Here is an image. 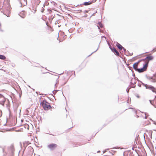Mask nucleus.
<instances>
[{
	"instance_id": "f257e3e1",
	"label": "nucleus",
	"mask_w": 156,
	"mask_h": 156,
	"mask_svg": "<svg viewBox=\"0 0 156 156\" xmlns=\"http://www.w3.org/2000/svg\"><path fill=\"white\" fill-rule=\"evenodd\" d=\"M40 104L45 110H47L51 108V107L49 105V103L47 102L45 99L43 100L41 102Z\"/></svg>"
},
{
	"instance_id": "f03ea898",
	"label": "nucleus",
	"mask_w": 156,
	"mask_h": 156,
	"mask_svg": "<svg viewBox=\"0 0 156 156\" xmlns=\"http://www.w3.org/2000/svg\"><path fill=\"white\" fill-rule=\"evenodd\" d=\"M139 81L142 83L143 86L145 87L146 89L151 90L153 92H154L156 94V88H155L154 87L150 85L145 84L143 83L141 81Z\"/></svg>"
},
{
	"instance_id": "7ed1b4c3",
	"label": "nucleus",
	"mask_w": 156,
	"mask_h": 156,
	"mask_svg": "<svg viewBox=\"0 0 156 156\" xmlns=\"http://www.w3.org/2000/svg\"><path fill=\"white\" fill-rule=\"evenodd\" d=\"M57 145L55 144L52 143L48 145V148L51 151L54 150L57 147Z\"/></svg>"
},
{
	"instance_id": "20e7f679",
	"label": "nucleus",
	"mask_w": 156,
	"mask_h": 156,
	"mask_svg": "<svg viewBox=\"0 0 156 156\" xmlns=\"http://www.w3.org/2000/svg\"><path fill=\"white\" fill-rule=\"evenodd\" d=\"M154 58V57L152 56H148L145 58L143 59V60H147V62H149L150 61L152 60Z\"/></svg>"
},
{
	"instance_id": "39448f33",
	"label": "nucleus",
	"mask_w": 156,
	"mask_h": 156,
	"mask_svg": "<svg viewBox=\"0 0 156 156\" xmlns=\"http://www.w3.org/2000/svg\"><path fill=\"white\" fill-rule=\"evenodd\" d=\"M19 15L23 18H24L26 16L25 13L24 11H22L19 14Z\"/></svg>"
},
{
	"instance_id": "423d86ee",
	"label": "nucleus",
	"mask_w": 156,
	"mask_h": 156,
	"mask_svg": "<svg viewBox=\"0 0 156 156\" xmlns=\"http://www.w3.org/2000/svg\"><path fill=\"white\" fill-rule=\"evenodd\" d=\"M153 78L151 79L152 80L151 82L153 83L156 82V73L153 75Z\"/></svg>"
},
{
	"instance_id": "0eeeda50",
	"label": "nucleus",
	"mask_w": 156,
	"mask_h": 156,
	"mask_svg": "<svg viewBox=\"0 0 156 156\" xmlns=\"http://www.w3.org/2000/svg\"><path fill=\"white\" fill-rule=\"evenodd\" d=\"M148 62L146 61L145 62V64L143 65V68L144 69V70H145V71L147 69V68L148 67Z\"/></svg>"
},
{
	"instance_id": "6e6552de",
	"label": "nucleus",
	"mask_w": 156,
	"mask_h": 156,
	"mask_svg": "<svg viewBox=\"0 0 156 156\" xmlns=\"http://www.w3.org/2000/svg\"><path fill=\"white\" fill-rule=\"evenodd\" d=\"M93 1H89L88 2H84L82 4V5L86 6L88 5L91 4L92 3H93Z\"/></svg>"
},
{
	"instance_id": "1a4fd4ad",
	"label": "nucleus",
	"mask_w": 156,
	"mask_h": 156,
	"mask_svg": "<svg viewBox=\"0 0 156 156\" xmlns=\"http://www.w3.org/2000/svg\"><path fill=\"white\" fill-rule=\"evenodd\" d=\"M9 150L13 154L14 151V149L13 146L12 145H11L9 148Z\"/></svg>"
},
{
	"instance_id": "9d476101",
	"label": "nucleus",
	"mask_w": 156,
	"mask_h": 156,
	"mask_svg": "<svg viewBox=\"0 0 156 156\" xmlns=\"http://www.w3.org/2000/svg\"><path fill=\"white\" fill-rule=\"evenodd\" d=\"M116 46L120 50H122L123 48V47L118 42H117L116 44Z\"/></svg>"
},
{
	"instance_id": "9b49d317",
	"label": "nucleus",
	"mask_w": 156,
	"mask_h": 156,
	"mask_svg": "<svg viewBox=\"0 0 156 156\" xmlns=\"http://www.w3.org/2000/svg\"><path fill=\"white\" fill-rule=\"evenodd\" d=\"M138 65V64H136L135 63L133 65V67L134 70L136 71L138 69L137 68Z\"/></svg>"
},
{
	"instance_id": "f8f14e48",
	"label": "nucleus",
	"mask_w": 156,
	"mask_h": 156,
	"mask_svg": "<svg viewBox=\"0 0 156 156\" xmlns=\"http://www.w3.org/2000/svg\"><path fill=\"white\" fill-rule=\"evenodd\" d=\"M145 71V70L142 67L141 68L138 69L136 71H138L139 73H141Z\"/></svg>"
},
{
	"instance_id": "ddd939ff",
	"label": "nucleus",
	"mask_w": 156,
	"mask_h": 156,
	"mask_svg": "<svg viewBox=\"0 0 156 156\" xmlns=\"http://www.w3.org/2000/svg\"><path fill=\"white\" fill-rule=\"evenodd\" d=\"M98 24L99 25V26H98V29H100V27L101 28H102L103 27V24L100 22H99L98 23Z\"/></svg>"
},
{
	"instance_id": "4468645a",
	"label": "nucleus",
	"mask_w": 156,
	"mask_h": 156,
	"mask_svg": "<svg viewBox=\"0 0 156 156\" xmlns=\"http://www.w3.org/2000/svg\"><path fill=\"white\" fill-rule=\"evenodd\" d=\"M6 58L5 56L3 55H0V59L2 60H5Z\"/></svg>"
},
{
	"instance_id": "2eb2a0df",
	"label": "nucleus",
	"mask_w": 156,
	"mask_h": 156,
	"mask_svg": "<svg viewBox=\"0 0 156 156\" xmlns=\"http://www.w3.org/2000/svg\"><path fill=\"white\" fill-rule=\"evenodd\" d=\"M136 83V82L135 79L133 80V78H132L131 79V82H130V83H133V84H135Z\"/></svg>"
},
{
	"instance_id": "dca6fc26",
	"label": "nucleus",
	"mask_w": 156,
	"mask_h": 156,
	"mask_svg": "<svg viewBox=\"0 0 156 156\" xmlns=\"http://www.w3.org/2000/svg\"><path fill=\"white\" fill-rule=\"evenodd\" d=\"M150 101V102L151 103V104H152V105H153L154 107L155 108H156V100H155L154 101V102H155V103L156 104V105H154L151 102V100H149Z\"/></svg>"
},
{
	"instance_id": "f3484780",
	"label": "nucleus",
	"mask_w": 156,
	"mask_h": 156,
	"mask_svg": "<svg viewBox=\"0 0 156 156\" xmlns=\"http://www.w3.org/2000/svg\"><path fill=\"white\" fill-rule=\"evenodd\" d=\"M109 47L110 49L112 50V51L114 52H115L116 51V49L115 48H112L110 46Z\"/></svg>"
},
{
	"instance_id": "a211bd4d",
	"label": "nucleus",
	"mask_w": 156,
	"mask_h": 156,
	"mask_svg": "<svg viewBox=\"0 0 156 156\" xmlns=\"http://www.w3.org/2000/svg\"><path fill=\"white\" fill-rule=\"evenodd\" d=\"M135 87V86L134 87H128L127 89H126V92H127V93H128L129 92V89L131 88V87Z\"/></svg>"
},
{
	"instance_id": "6ab92c4d",
	"label": "nucleus",
	"mask_w": 156,
	"mask_h": 156,
	"mask_svg": "<svg viewBox=\"0 0 156 156\" xmlns=\"http://www.w3.org/2000/svg\"><path fill=\"white\" fill-rule=\"evenodd\" d=\"M114 53H115V54L117 56H119V52H118V51H117V50L114 52Z\"/></svg>"
},
{
	"instance_id": "aec40b11",
	"label": "nucleus",
	"mask_w": 156,
	"mask_h": 156,
	"mask_svg": "<svg viewBox=\"0 0 156 156\" xmlns=\"http://www.w3.org/2000/svg\"><path fill=\"white\" fill-rule=\"evenodd\" d=\"M145 60H143V59H142L140 60H139L137 62H135L136 64H138L140 62L142 61H144Z\"/></svg>"
},
{
	"instance_id": "412c9836",
	"label": "nucleus",
	"mask_w": 156,
	"mask_h": 156,
	"mask_svg": "<svg viewBox=\"0 0 156 156\" xmlns=\"http://www.w3.org/2000/svg\"><path fill=\"white\" fill-rule=\"evenodd\" d=\"M145 60H143V59H142L140 60H139L137 62H135L136 64H138L140 62L142 61H144Z\"/></svg>"
},
{
	"instance_id": "4be33fe9",
	"label": "nucleus",
	"mask_w": 156,
	"mask_h": 156,
	"mask_svg": "<svg viewBox=\"0 0 156 156\" xmlns=\"http://www.w3.org/2000/svg\"><path fill=\"white\" fill-rule=\"evenodd\" d=\"M56 81H57V82L55 83V88L56 87H57V85L58 83V79H57Z\"/></svg>"
},
{
	"instance_id": "5701e85b",
	"label": "nucleus",
	"mask_w": 156,
	"mask_h": 156,
	"mask_svg": "<svg viewBox=\"0 0 156 156\" xmlns=\"http://www.w3.org/2000/svg\"><path fill=\"white\" fill-rule=\"evenodd\" d=\"M146 77L147 78V79L149 80H151V79H152L153 78V77H150V76H146Z\"/></svg>"
},
{
	"instance_id": "b1692460",
	"label": "nucleus",
	"mask_w": 156,
	"mask_h": 156,
	"mask_svg": "<svg viewBox=\"0 0 156 156\" xmlns=\"http://www.w3.org/2000/svg\"><path fill=\"white\" fill-rule=\"evenodd\" d=\"M58 91V90H53L52 92H53V94H55L57 93V91Z\"/></svg>"
},
{
	"instance_id": "393cba45",
	"label": "nucleus",
	"mask_w": 156,
	"mask_h": 156,
	"mask_svg": "<svg viewBox=\"0 0 156 156\" xmlns=\"http://www.w3.org/2000/svg\"><path fill=\"white\" fill-rule=\"evenodd\" d=\"M98 48L96 49V50L95 51H94L93 52H92L90 55H89L88 56H90V55H91L92 54H93V53H94L95 52H96L97 50H98Z\"/></svg>"
},
{
	"instance_id": "a878e982",
	"label": "nucleus",
	"mask_w": 156,
	"mask_h": 156,
	"mask_svg": "<svg viewBox=\"0 0 156 156\" xmlns=\"http://www.w3.org/2000/svg\"><path fill=\"white\" fill-rule=\"evenodd\" d=\"M146 114H147L146 113H144L145 117L144 118L145 119H146L147 118V117L146 116Z\"/></svg>"
},
{
	"instance_id": "bb28decb",
	"label": "nucleus",
	"mask_w": 156,
	"mask_h": 156,
	"mask_svg": "<svg viewBox=\"0 0 156 156\" xmlns=\"http://www.w3.org/2000/svg\"><path fill=\"white\" fill-rule=\"evenodd\" d=\"M122 49L123 50V51L125 52V53H126V48H124V47H123V48H122Z\"/></svg>"
},
{
	"instance_id": "cd10ccee",
	"label": "nucleus",
	"mask_w": 156,
	"mask_h": 156,
	"mask_svg": "<svg viewBox=\"0 0 156 156\" xmlns=\"http://www.w3.org/2000/svg\"><path fill=\"white\" fill-rule=\"evenodd\" d=\"M152 51H156V47Z\"/></svg>"
},
{
	"instance_id": "c85d7f7f",
	"label": "nucleus",
	"mask_w": 156,
	"mask_h": 156,
	"mask_svg": "<svg viewBox=\"0 0 156 156\" xmlns=\"http://www.w3.org/2000/svg\"><path fill=\"white\" fill-rule=\"evenodd\" d=\"M53 3L54 6H55V5L57 4L55 2H53Z\"/></svg>"
},
{
	"instance_id": "c756f323",
	"label": "nucleus",
	"mask_w": 156,
	"mask_h": 156,
	"mask_svg": "<svg viewBox=\"0 0 156 156\" xmlns=\"http://www.w3.org/2000/svg\"><path fill=\"white\" fill-rule=\"evenodd\" d=\"M138 111L142 113H144V112H141V111H140L139 110H138Z\"/></svg>"
},
{
	"instance_id": "7c9ffc66",
	"label": "nucleus",
	"mask_w": 156,
	"mask_h": 156,
	"mask_svg": "<svg viewBox=\"0 0 156 156\" xmlns=\"http://www.w3.org/2000/svg\"><path fill=\"white\" fill-rule=\"evenodd\" d=\"M136 117L137 118H139V116L138 115H136Z\"/></svg>"
},
{
	"instance_id": "2f4dec72",
	"label": "nucleus",
	"mask_w": 156,
	"mask_h": 156,
	"mask_svg": "<svg viewBox=\"0 0 156 156\" xmlns=\"http://www.w3.org/2000/svg\"><path fill=\"white\" fill-rule=\"evenodd\" d=\"M135 113L136 114H139V113L137 112V111H135Z\"/></svg>"
},
{
	"instance_id": "473e14b6",
	"label": "nucleus",
	"mask_w": 156,
	"mask_h": 156,
	"mask_svg": "<svg viewBox=\"0 0 156 156\" xmlns=\"http://www.w3.org/2000/svg\"><path fill=\"white\" fill-rule=\"evenodd\" d=\"M106 151V150H105V151H103V153H105V152Z\"/></svg>"
},
{
	"instance_id": "72a5a7b5",
	"label": "nucleus",
	"mask_w": 156,
	"mask_h": 156,
	"mask_svg": "<svg viewBox=\"0 0 156 156\" xmlns=\"http://www.w3.org/2000/svg\"><path fill=\"white\" fill-rule=\"evenodd\" d=\"M138 86H139V87H140L141 86V85H140V84H138Z\"/></svg>"
},
{
	"instance_id": "f704fd0d",
	"label": "nucleus",
	"mask_w": 156,
	"mask_h": 156,
	"mask_svg": "<svg viewBox=\"0 0 156 156\" xmlns=\"http://www.w3.org/2000/svg\"><path fill=\"white\" fill-rule=\"evenodd\" d=\"M100 152V151H97V153H98Z\"/></svg>"
},
{
	"instance_id": "c9c22d12",
	"label": "nucleus",
	"mask_w": 156,
	"mask_h": 156,
	"mask_svg": "<svg viewBox=\"0 0 156 156\" xmlns=\"http://www.w3.org/2000/svg\"><path fill=\"white\" fill-rule=\"evenodd\" d=\"M131 85H134V84H133V83H131Z\"/></svg>"
},
{
	"instance_id": "e433bc0d",
	"label": "nucleus",
	"mask_w": 156,
	"mask_h": 156,
	"mask_svg": "<svg viewBox=\"0 0 156 156\" xmlns=\"http://www.w3.org/2000/svg\"><path fill=\"white\" fill-rule=\"evenodd\" d=\"M140 117H143V116L142 115H141L140 116Z\"/></svg>"
},
{
	"instance_id": "4c0bfd02",
	"label": "nucleus",
	"mask_w": 156,
	"mask_h": 156,
	"mask_svg": "<svg viewBox=\"0 0 156 156\" xmlns=\"http://www.w3.org/2000/svg\"><path fill=\"white\" fill-rule=\"evenodd\" d=\"M21 95H20V97H21Z\"/></svg>"
},
{
	"instance_id": "58836bf2",
	"label": "nucleus",
	"mask_w": 156,
	"mask_h": 156,
	"mask_svg": "<svg viewBox=\"0 0 156 156\" xmlns=\"http://www.w3.org/2000/svg\"><path fill=\"white\" fill-rule=\"evenodd\" d=\"M80 12H82V10H80Z\"/></svg>"
},
{
	"instance_id": "ea45409f",
	"label": "nucleus",
	"mask_w": 156,
	"mask_h": 156,
	"mask_svg": "<svg viewBox=\"0 0 156 156\" xmlns=\"http://www.w3.org/2000/svg\"><path fill=\"white\" fill-rule=\"evenodd\" d=\"M96 0H95L94 2H96Z\"/></svg>"
},
{
	"instance_id": "a19ab883",
	"label": "nucleus",
	"mask_w": 156,
	"mask_h": 156,
	"mask_svg": "<svg viewBox=\"0 0 156 156\" xmlns=\"http://www.w3.org/2000/svg\"><path fill=\"white\" fill-rule=\"evenodd\" d=\"M33 90L34 91V89H33Z\"/></svg>"
},
{
	"instance_id": "79ce46f5",
	"label": "nucleus",
	"mask_w": 156,
	"mask_h": 156,
	"mask_svg": "<svg viewBox=\"0 0 156 156\" xmlns=\"http://www.w3.org/2000/svg\"><path fill=\"white\" fill-rule=\"evenodd\" d=\"M134 77L135 78V75H134Z\"/></svg>"
},
{
	"instance_id": "37998d69",
	"label": "nucleus",
	"mask_w": 156,
	"mask_h": 156,
	"mask_svg": "<svg viewBox=\"0 0 156 156\" xmlns=\"http://www.w3.org/2000/svg\"><path fill=\"white\" fill-rule=\"evenodd\" d=\"M133 148H132V149L133 150Z\"/></svg>"
}]
</instances>
